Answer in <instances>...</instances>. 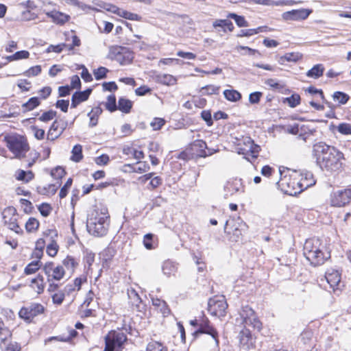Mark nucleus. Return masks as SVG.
<instances>
[{"instance_id":"nucleus-37","label":"nucleus","mask_w":351,"mask_h":351,"mask_svg":"<svg viewBox=\"0 0 351 351\" xmlns=\"http://www.w3.org/2000/svg\"><path fill=\"white\" fill-rule=\"evenodd\" d=\"M62 263L63 267H64L67 270H70L72 273L77 265V263L75 261L74 258L70 256H67Z\"/></svg>"},{"instance_id":"nucleus-59","label":"nucleus","mask_w":351,"mask_h":351,"mask_svg":"<svg viewBox=\"0 0 351 351\" xmlns=\"http://www.w3.org/2000/svg\"><path fill=\"white\" fill-rule=\"evenodd\" d=\"M202 119L206 121L208 126H211L213 124L211 112L210 110H203L201 112Z\"/></svg>"},{"instance_id":"nucleus-60","label":"nucleus","mask_w":351,"mask_h":351,"mask_svg":"<svg viewBox=\"0 0 351 351\" xmlns=\"http://www.w3.org/2000/svg\"><path fill=\"white\" fill-rule=\"evenodd\" d=\"M153 237L154 235L151 233L146 234L144 236L143 244L147 250H152L154 248L152 244Z\"/></svg>"},{"instance_id":"nucleus-58","label":"nucleus","mask_w":351,"mask_h":351,"mask_svg":"<svg viewBox=\"0 0 351 351\" xmlns=\"http://www.w3.org/2000/svg\"><path fill=\"white\" fill-rule=\"evenodd\" d=\"M65 174L64 169L61 167H57L55 169L51 170V175L55 179L60 180L61 179Z\"/></svg>"},{"instance_id":"nucleus-41","label":"nucleus","mask_w":351,"mask_h":351,"mask_svg":"<svg viewBox=\"0 0 351 351\" xmlns=\"http://www.w3.org/2000/svg\"><path fill=\"white\" fill-rule=\"evenodd\" d=\"M146 351H167V349L161 343L152 341L147 344Z\"/></svg>"},{"instance_id":"nucleus-5","label":"nucleus","mask_w":351,"mask_h":351,"mask_svg":"<svg viewBox=\"0 0 351 351\" xmlns=\"http://www.w3.org/2000/svg\"><path fill=\"white\" fill-rule=\"evenodd\" d=\"M240 316L245 327L251 326L258 331H260L262 328V323L256 316L254 311L249 306L246 305L242 307Z\"/></svg>"},{"instance_id":"nucleus-48","label":"nucleus","mask_w":351,"mask_h":351,"mask_svg":"<svg viewBox=\"0 0 351 351\" xmlns=\"http://www.w3.org/2000/svg\"><path fill=\"white\" fill-rule=\"evenodd\" d=\"M284 102H287L290 107L295 108L300 104V96L293 94L291 97L285 98Z\"/></svg>"},{"instance_id":"nucleus-12","label":"nucleus","mask_w":351,"mask_h":351,"mask_svg":"<svg viewBox=\"0 0 351 351\" xmlns=\"http://www.w3.org/2000/svg\"><path fill=\"white\" fill-rule=\"evenodd\" d=\"M126 340V335L121 330H112L110 332L106 337V341L112 347L117 348V351H119L121 346Z\"/></svg>"},{"instance_id":"nucleus-17","label":"nucleus","mask_w":351,"mask_h":351,"mask_svg":"<svg viewBox=\"0 0 351 351\" xmlns=\"http://www.w3.org/2000/svg\"><path fill=\"white\" fill-rule=\"evenodd\" d=\"M312 12L311 10L300 9L293 10L283 14V18L286 20L306 19Z\"/></svg>"},{"instance_id":"nucleus-26","label":"nucleus","mask_w":351,"mask_h":351,"mask_svg":"<svg viewBox=\"0 0 351 351\" xmlns=\"http://www.w3.org/2000/svg\"><path fill=\"white\" fill-rule=\"evenodd\" d=\"M65 270L62 265H58L54 269L53 273L51 274V276L47 279L49 282L53 280H60L65 276Z\"/></svg>"},{"instance_id":"nucleus-64","label":"nucleus","mask_w":351,"mask_h":351,"mask_svg":"<svg viewBox=\"0 0 351 351\" xmlns=\"http://www.w3.org/2000/svg\"><path fill=\"white\" fill-rule=\"evenodd\" d=\"M69 105V100L60 99L56 103V107L60 108L62 112H66Z\"/></svg>"},{"instance_id":"nucleus-2","label":"nucleus","mask_w":351,"mask_h":351,"mask_svg":"<svg viewBox=\"0 0 351 351\" xmlns=\"http://www.w3.org/2000/svg\"><path fill=\"white\" fill-rule=\"evenodd\" d=\"M324 248L320 239L317 238L308 239L304 245V256L312 265H321L330 256L329 252L324 253L323 252Z\"/></svg>"},{"instance_id":"nucleus-43","label":"nucleus","mask_w":351,"mask_h":351,"mask_svg":"<svg viewBox=\"0 0 351 351\" xmlns=\"http://www.w3.org/2000/svg\"><path fill=\"white\" fill-rule=\"evenodd\" d=\"M1 348L2 351H21V346L16 342L6 343V341L1 342Z\"/></svg>"},{"instance_id":"nucleus-3","label":"nucleus","mask_w":351,"mask_h":351,"mask_svg":"<svg viewBox=\"0 0 351 351\" xmlns=\"http://www.w3.org/2000/svg\"><path fill=\"white\" fill-rule=\"evenodd\" d=\"M108 218L109 215L106 210H93L87 218L88 232L96 237L106 235L109 226Z\"/></svg>"},{"instance_id":"nucleus-15","label":"nucleus","mask_w":351,"mask_h":351,"mask_svg":"<svg viewBox=\"0 0 351 351\" xmlns=\"http://www.w3.org/2000/svg\"><path fill=\"white\" fill-rule=\"evenodd\" d=\"M301 179L297 182V186L299 189V192L302 191L315 184V180L313 178V175L311 171H303L300 173Z\"/></svg>"},{"instance_id":"nucleus-44","label":"nucleus","mask_w":351,"mask_h":351,"mask_svg":"<svg viewBox=\"0 0 351 351\" xmlns=\"http://www.w3.org/2000/svg\"><path fill=\"white\" fill-rule=\"evenodd\" d=\"M106 108L110 112H114L117 110V106L116 104V97L114 95L108 96L107 101L105 104Z\"/></svg>"},{"instance_id":"nucleus-61","label":"nucleus","mask_w":351,"mask_h":351,"mask_svg":"<svg viewBox=\"0 0 351 351\" xmlns=\"http://www.w3.org/2000/svg\"><path fill=\"white\" fill-rule=\"evenodd\" d=\"M56 267L54 266V263L53 262H48L45 264L43 267V270L45 272V275L47 276V279L51 276V274L53 273Z\"/></svg>"},{"instance_id":"nucleus-55","label":"nucleus","mask_w":351,"mask_h":351,"mask_svg":"<svg viewBox=\"0 0 351 351\" xmlns=\"http://www.w3.org/2000/svg\"><path fill=\"white\" fill-rule=\"evenodd\" d=\"M165 123V120L162 118L156 117L150 123V125L152 127L154 130H160Z\"/></svg>"},{"instance_id":"nucleus-1","label":"nucleus","mask_w":351,"mask_h":351,"mask_svg":"<svg viewBox=\"0 0 351 351\" xmlns=\"http://www.w3.org/2000/svg\"><path fill=\"white\" fill-rule=\"evenodd\" d=\"M312 156L315 162L322 170L337 171L342 167L343 154L334 146L324 142H318L313 145Z\"/></svg>"},{"instance_id":"nucleus-18","label":"nucleus","mask_w":351,"mask_h":351,"mask_svg":"<svg viewBox=\"0 0 351 351\" xmlns=\"http://www.w3.org/2000/svg\"><path fill=\"white\" fill-rule=\"evenodd\" d=\"M128 295L130 300L129 302L134 310H136L138 312H143L145 311V305L143 304L141 298L134 289L128 290Z\"/></svg>"},{"instance_id":"nucleus-11","label":"nucleus","mask_w":351,"mask_h":351,"mask_svg":"<svg viewBox=\"0 0 351 351\" xmlns=\"http://www.w3.org/2000/svg\"><path fill=\"white\" fill-rule=\"evenodd\" d=\"M280 173L281 175V178L279 181L277 182L278 186L281 189V190L286 194L289 195H295L299 192V190L296 188L297 182L295 180H291L289 176H282V173L280 170Z\"/></svg>"},{"instance_id":"nucleus-63","label":"nucleus","mask_w":351,"mask_h":351,"mask_svg":"<svg viewBox=\"0 0 351 351\" xmlns=\"http://www.w3.org/2000/svg\"><path fill=\"white\" fill-rule=\"evenodd\" d=\"M53 302L56 304L60 305L62 303L64 299V293L63 291H59L52 295Z\"/></svg>"},{"instance_id":"nucleus-52","label":"nucleus","mask_w":351,"mask_h":351,"mask_svg":"<svg viewBox=\"0 0 351 351\" xmlns=\"http://www.w3.org/2000/svg\"><path fill=\"white\" fill-rule=\"evenodd\" d=\"M108 72V69L104 66H100L97 69L94 71V75L97 80H99L106 78Z\"/></svg>"},{"instance_id":"nucleus-51","label":"nucleus","mask_w":351,"mask_h":351,"mask_svg":"<svg viewBox=\"0 0 351 351\" xmlns=\"http://www.w3.org/2000/svg\"><path fill=\"white\" fill-rule=\"evenodd\" d=\"M236 49L238 52H241V50L244 51L243 53H241L242 55L254 56L256 53L260 54L258 51L256 49H251L246 46L239 45L237 47Z\"/></svg>"},{"instance_id":"nucleus-20","label":"nucleus","mask_w":351,"mask_h":351,"mask_svg":"<svg viewBox=\"0 0 351 351\" xmlns=\"http://www.w3.org/2000/svg\"><path fill=\"white\" fill-rule=\"evenodd\" d=\"M254 339L249 330L245 329L240 332V346L244 350L254 346Z\"/></svg>"},{"instance_id":"nucleus-39","label":"nucleus","mask_w":351,"mask_h":351,"mask_svg":"<svg viewBox=\"0 0 351 351\" xmlns=\"http://www.w3.org/2000/svg\"><path fill=\"white\" fill-rule=\"evenodd\" d=\"M16 179L18 180L24 181L25 182H29L34 178V174L32 171H25L23 170H19L17 171Z\"/></svg>"},{"instance_id":"nucleus-33","label":"nucleus","mask_w":351,"mask_h":351,"mask_svg":"<svg viewBox=\"0 0 351 351\" xmlns=\"http://www.w3.org/2000/svg\"><path fill=\"white\" fill-rule=\"evenodd\" d=\"M332 99L337 101L339 105L346 104L350 99V96L341 91H336L332 95Z\"/></svg>"},{"instance_id":"nucleus-22","label":"nucleus","mask_w":351,"mask_h":351,"mask_svg":"<svg viewBox=\"0 0 351 351\" xmlns=\"http://www.w3.org/2000/svg\"><path fill=\"white\" fill-rule=\"evenodd\" d=\"M156 78L158 83L167 86H173L177 82V79L170 74H158Z\"/></svg>"},{"instance_id":"nucleus-34","label":"nucleus","mask_w":351,"mask_h":351,"mask_svg":"<svg viewBox=\"0 0 351 351\" xmlns=\"http://www.w3.org/2000/svg\"><path fill=\"white\" fill-rule=\"evenodd\" d=\"M223 95L227 100L233 102H236L241 98V93L236 90H225Z\"/></svg>"},{"instance_id":"nucleus-49","label":"nucleus","mask_w":351,"mask_h":351,"mask_svg":"<svg viewBox=\"0 0 351 351\" xmlns=\"http://www.w3.org/2000/svg\"><path fill=\"white\" fill-rule=\"evenodd\" d=\"M337 130L341 134H351V124L348 123H341L337 127Z\"/></svg>"},{"instance_id":"nucleus-4","label":"nucleus","mask_w":351,"mask_h":351,"mask_svg":"<svg viewBox=\"0 0 351 351\" xmlns=\"http://www.w3.org/2000/svg\"><path fill=\"white\" fill-rule=\"evenodd\" d=\"M108 58L118 62L121 65H127L132 62L134 55L129 49L116 45L110 47Z\"/></svg>"},{"instance_id":"nucleus-45","label":"nucleus","mask_w":351,"mask_h":351,"mask_svg":"<svg viewBox=\"0 0 351 351\" xmlns=\"http://www.w3.org/2000/svg\"><path fill=\"white\" fill-rule=\"evenodd\" d=\"M228 17L233 19L239 27H247L248 26L247 21L242 16L237 15L235 13H230L228 15Z\"/></svg>"},{"instance_id":"nucleus-8","label":"nucleus","mask_w":351,"mask_h":351,"mask_svg":"<svg viewBox=\"0 0 351 351\" xmlns=\"http://www.w3.org/2000/svg\"><path fill=\"white\" fill-rule=\"evenodd\" d=\"M45 312V307L38 303H32L27 307L21 308L19 315L21 319H23L27 322H32L33 319L43 314Z\"/></svg>"},{"instance_id":"nucleus-32","label":"nucleus","mask_w":351,"mask_h":351,"mask_svg":"<svg viewBox=\"0 0 351 351\" xmlns=\"http://www.w3.org/2000/svg\"><path fill=\"white\" fill-rule=\"evenodd\" d=\"M32 287L36 289L38 293H40L43 291L45 284L44 278L42 276L38 275L36 278H33L31 281Z\"/></svg>"},{"instance_id":"nucleus-25","label":"nucleus","mask_w":351,"mask_h":351,"mask_svg":"<svg viewBox=\"0 0 351 351\" xmlns=\"http://www.w3.org/2000/svg\"><path fill=\"white\" fill-rule=\"evenodd\" d=\"M162 271L164 275L170 277L171 275H174L177 271V266L173 262L167 260L163 263Z\"/></svg>"},{"instance_id":"nucleus-30","label":"nucleus","mask_w":351,"mask_h":351,"mask_svg":"<svg viewBox=\"0 0 351 351\" xmlns=\"http://www.w3.org/2000/svg\"><path fill=\"white\" fill-rule=\"evenodd\" d=\"M138 166L136 167L130 164L125 165L124 167L130 168V171L132 172L140 173L146 172L149 169V166L146 162H138Z\"/></svg>"},{"instance_id":"nucleus-54","label":"nucleus","mask_w":351,"mask_h":351,"mask_svg":"<svg viewBox=\"0 0 351 351\" xmlns=\"http://www.w3.org/2000/svg\"><path fill=\"white\" fill-rule=\"evenodd\" d=\"M58 247L57 243L54 241H52V242L47 246V254L51 257L55 256L58 251Z\"/></svg>"},{"instance_id":"nucleus-57","label":"nucleus","mask_w":351,"mask_h":351,"mask_svg":"<svg viewBox=\"0 0 351 351\" xmlns=\"http://www.w3.org/2000/svg\"><path fill=\"white\" fill-rule=\"evenodd\" d=\"M73 182V180L71 178H69L64 185L61 188L60 191L59 193V196L61 199L65 197L67 195L68 190L71 187Z\"/></svg>"},{"instance_id":"nucleus-28","label":"nucleus","mask_w":351,"mask_h":351,"mask_svg":"<svg viewBox=\"0 0 351 351\" xmlns=\"http://www.w3.org/2000/svg\"><path fill=\"white\" fill-rule=\"evenodd\" d=\"M213 25L215 28L221 27V29H223V32H226V29H228L230 32L232 31L234 29L233 23L228 19L216 20L213 23Z\"/></svg>"},{"instance_id":"nucleus-38","label":"nucleus","mask_w":351,"mask_h":351,"mask_svg":"<svg viewBox=\"0 0 351 351\" xmlns=\"http://www.w3.org/2000/svg\"><path fill=\"white\" fill-rule=\"evenodd\" d=\"M118 16L125 19L136 21H140L142 19V17L138 14L126 11L123 9H121V11H119Z\"/></svg>"},{"instance_id":"nucleus-42","label":"nucleus","mask_w":351,"mask_h":351,"mask_svg":"<svg viewBox=\"0 0 351 351\" xmlns=\"http://www.w3.org/2000/svg\"><path fill=\"white\" fill-rule=\"evenodd\" d=\"M2 216L4 221L5 219H10L17 217V212L14 207L8 206L5 208L2 212Z\"/></svg>"},{"instance_id":"nucleus-50","label":"nucleus","mask_w":351,"mask_h":351,"mask_svg":"<svg viewBox=\"0 0 351 351\" xmlns=\"http://www.w3.org/2000/svg\"><path fill=\"white\" fill-rule=\"evenodd\" d=\"M84 261L85 263V267L89 271L95 261V254L91 252H87L84 258Z\"/></svg>"},{"instance_id":"nucleus-40","label":"nucleus","mask_w":351,"mask_h":351,"mask_svg":"<svg viewBox=\"0 0 351 351\" xmlns=\"http://www.w3.org/2000/svg\"><path fill=\"white\" fill-rule=\"evenodd\" d=\"M220 89V86H215V85H207L201 88L200 92L202 95H217L219 94V91Z\"/></svg>"},{"instance_id":"nucleus-62","label":"nucleus","mask_w":351,"mask_h":351,"mask_svg":"<svg viewBox=\"0 0 351 351\" xmlns=\"http://www.w3.org/2000/svg\"><path fill=\"white\" fill-rule=\"evenodd\" d=\"M302 56L300 53H287L285 55V58L287 62H297L302 58Z\"/></svg>"},{"instance_id":"nucleus-29","label":"nucleus","mask_w":351,"mask_h":351,"mask_svg":"<svg viewBox=\"0 0 351 351\" xmlns=\"http://www.w3.org/2000/svg\"><path fill=\"white\" fill-rule=\"evenodd\" d=\"M152 304L154 306H158L160 308V312L162 315L166 317L168 316L170 313V309L168 307L165 301L162 300L159 298L152 299Z\"/></svg>"},{"instance_id":"nucleus-46","label":"nucleus","mask_w":351,"mask_h":351,"mask_svg":"<svg viewBox=\"0 0 351 351\" xmlns=\"http://www.w3.org/2000/svg\"><path fill=\"white\" fill-rule=\"evenodd\" d=\"M4 223L8 225L10 230L14 231L16 233H19L21 231V228L17 223V217L11 218L10 219H5Z\"/></svg>"},{"instance_id":"nucleus-16","label":"nucleus","mask_w":351,"mask_h":351,"mask_svg":"<svg viewBox=\"0 0 351 351\" xmlns=\"http://www.w3.org/2000/svg\"><path fill=\"white\" fill-rule=\"evenodd\" d=\"M324 278L333 291L338 289L337 287L341 282V274L337 270L333 269H328L326 272Z\"/></svg>"},{"instance_id":"nucleus-35","label":"nucleus","mask_w":351,"mask_h":351,"mask_svg":"<svg viewBox=\"0 0 351 351\" xmlns=\"http://www.w3.org/2000/svg\"><path fill=\"white\" fill-rule=\"evenodd\" d=\"M40 104V101L38 97H31L27 102L24 103L22 105V108L24 109V111H29L34 110L35 108L38 106Z\"/></svg>"},{"instance_id":"nucleus-10","label":"nucleus","mask_w":351,"mask_h":351,"mask_svg":"<svg viewBox=\"0 0 351 351\" xmlns=\"http://www.w3.org/2000/svg\"><path fill=\"white\" fill-rule=\"evenodd\" d=\"M228 308V304L224 298L210 299L208 302V311L213 315L217 317H223L226 315V310Z\"/></svg>"},{"instance_id":"nucleus-14","label":"nucleus","mask_w":351,"mask_h":351,"mask_svg":"<svg viewBox=\"0 0 351 351\" xmlns=\"http://www.w3.org/2000/svg\"><path fill=\"white\" fill-rule=\"evenodd\" d=\"M244 186H243L241 179H230L224 185V197L228 198L230 196L239 192H243Z\"/></svg>"},{"instance_id":"nucleus-21","label":"nucleus","mask_w":351,"mask_h":351,"mask_svg":"<svg viewBox=\"0 0 351 351\" xmlns=\"http://www.w3.org/2000/svg\"><path fill=\"white\" fill-rule=\"evenodd\" d=\"M46 14L52 19L53 23L58 25L64 24L70 19L69 15L56 10L48 12Z\"/></svg>"},{"instance_id":"nucleus-23","label":"nucleus","mask_w":351,"mask_h":351,"mask_svg":"<svg viewBox=\"0 0 351 351\" xmlns=\"http://www.w3.org/2000/svg\"><path fill=\"white\" fill-rule=\"evenodd\" d=\"M324 70L325 69L323 64H315L307 71L306 76L313 79H318L323 75Z\"/></svg>"},{"instance_id":"nucleus-19","label":"nucleus","mask_w":351,"mask_h":351,"mask_svg":"<svg viewBox=\"0 0 351 351\" xmlns=\"http://www.w3.org/2000/svg\"><path fill=\"white\" fill-rule=\"evenodd\" d=\"M92 88L75 92L71 97V108H76L80 103L86 101L92 93Z\"/></svg>"},{"instance_id":"nucleus-36","label":"nucleus","mask_w":351,"mask_h":351,"mask_svg":"<svg viewBox=\"0 0 351 351\" xmlns=\"http://www.w3.org/2000/svg\"><path fill=\"white\" fill-rule=\"evenodd\" d=\"M71 153L72 156L71 157V159L75 162H80L83 158L82 145H75L73 147Z\"/></svg>"},{"instance_id":"nucleus-56","label":"nucleus","mask_w":351,"mask_h":351,"mask_svg":"<svg viewBox=\"0 0 351 351\" xmlns=\"http://www.w3.org/2000/svg\"><path fill=\"white\" fill-rule=\"evenodd\" d=\"M41 72V66L40 65H36L31 67L27 71L24 73V75L27 77H33L36 76L40 74Z\"/></svg>"},{"instance_id":"nucleus-7","label":"nucleus","mask_w":351,"mask_h":351,"mask_svg":"<svg viewBox=\"0 0 351 351\" xmlns=\"http://www.w3.org/2000/svg\"><path fill=\"white\" fill-rule=\"evenodd\" d=\"M200 334H207L212 337L215 343L218 345V332L216 329L210 324L208 317L205 315H202L199 317V325L196 330L194 331L193 335L197 336Z\"/></svg>"},{"instance_id":"nucleus-31","label":"nucleus","mask_w":351,"mask_h":351,"mask_svg":"<svg viewBox=\"0 0 351 351\" xmlns=\"http://www.w3.org/2000/svg\"><path fill=\"white\" fill-rule=\"evenodd\" d=\"M42 267V263L40 260H36L29 263L25 268L24 273L26 275H30L36 273Z\"/></svg>"},{"instance_id":"nucleus-27","label":"nucleus","mask_w":351,"mask_h":351,"mask_svg":"<svg viewBox=\"0 0 351 351\" xmlns=\"http://www.w3.org/2000/svg\"><path fill=\"white\" fill-rule=\"evenodd\" d=\"M132 108V102L128 99L121 97L118 101L117 109L124 113H129Z\"/></svg>"},{"instance_id":"nucleus-53","label":"nucleus","mask_w":351,"mask_h":351,"mask_svg":"<svg viewBox=\"0 0 351 351\" xmlns=\"http://www.w3.org/2000/svg\"><path fill=\"white\" fill-rule=\"evenodd\" d=\"M56 116V112L52 110L45 112L40 117L39 120L43 122H48L52 120Z\"/></svg>"},{"instance_id":"nucleus-13","label":"nucleus","mask_w":351,"mask_h":351,"mask_svg":"<svg viewBox=\"0 0 351 351\" xmlns=\"http://www.w3.org/2000/svg\"><path fill=\"white\" fill-rule=\"evenodd\" d=\"M67 125V121L63 119L54 121L48 132L47 139L50 141H54L58 138L66 130Z\"/></svg>"},{"instance_id":"nucleus-47","label":"nucleus","mask_w":351,"mask_h":351,"mask_svg":"<svg viewBox=\"0 0 351 351\" xmlns=\"http://www.w3.org/2000/svg\"><path fill=\"white\" fill-rule=\"evenodd\" d=\"M38 221L34 217L29 218L25 223V229L29 232L36 230L38 228Z\"/></svg>"},{"instance_id":"nucleus-6","label":"nucleus","mask_w":351,"mask_h":351,"mask_svg":"<svg viewBox=\"0 0 351 351\" xmlns=\"http://www.w3.org/2000/svg\"><path fill=\"white\" fill-rule=\"evenodd\" d=\"M6 142L10 151L19 158L23 157V154L29 149L27 143L21 137L9 136L6 138Z\"/></svg>"},{"instance_id":"nucleus-24","label":"nucleus","mask_w":351,"mask_h":351,"mask_svg":"<svg viewBox=\"0 0 351 351\" xmlns=\"http://www.w3.org/2000/svg\"><path fill=\"white\" fill-rule=\"evenodd\" d=\"M102 112V108L100 106H97L93 108L88 114V116L90 117V127L93 128L97 125L98 123V118L101 114Z\"/></svg>"},{"instance_id":"nucleus-9","label":"nucleus","mask_w":351,"mask_h":351,"mask_svg":"<svg viewBox=\"0 0 351 351\" xmlns=\"http://www.w3.org/2000/svg\"><path fill=\"white\" fill-rule=\"evenodd\" d=\"M351 202V189L339 190L331 194L330 204L332 206L342 207Z\"/></svg>"}]
</instances>
